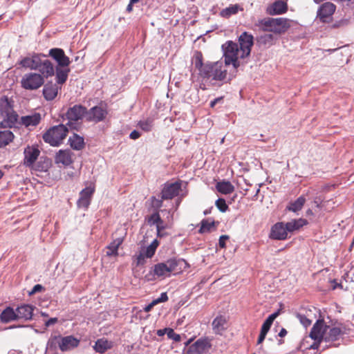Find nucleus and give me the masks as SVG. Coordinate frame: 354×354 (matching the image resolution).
Wrapping results in <instances>:
<instances>
[{
  "mask_svg": "<svg viewBox=\"0 0 354 354\" xmlns=\"http://www.w3.org/2000/svg\"><path fill=\"white\" fill-rule=\"evenodd\" d=\"M48 55L56 62V66H69L71 64L69 57L66 55L64 50L62 48H51L49 50Z\"/></svg>",
  "mask_w": 354,
  "mask_h": 354,
  "instance_id": "obj_14",
  "label": "nucleus"
},
{
  "mask_svg": "<svg viewBox=\"0 0 354 354\" xmlns=\"http://www.w3.org/2000/svg\"><path fill=\"white\" fill-rule=\"evenodd\" d=\"M222 101H223V97H217V98L214 99V100L211 101L210 106L214 107L217 103H219Z\"/></svg>",
  "mask_w": 354,
  "mask_h": 354,
  "instance_id": "obj_60",
  "label": "nucleus"
},
{
  "mask_svg": "<svg viewBox=\"0 0 354 354\" xmlns=\"http://www.w3.org/2000/svg\"><path fill=\"white\" fill-rule=\"evenodd\" d=\"M122 240L118 239L111 242L106 248V254L108 257H115L118 254V250L120 245L122 243Z\"/></svg>",
  "mask_w": 354,
  "mask_h": 354,
  "instance_id": "obj_33",
  "label": "nucleus"
},
{
  "mask_svg": "<svg viewBox=\"0 0 354 354\" xmlns=\"http://www.w3.org/2000/svg\"><path fill=\"white\" fill-rule=\"evenodd\" d=\"M216 190L222 194H229L234 191V185L227 180H221L216 185Z\"/></svg>",
  "mask_w": 354,
  "mask_h": 354,
  "instance_id": "obj_30",
  "label": "nucleus"
},
{
  "mask_svg": "<svg viewBox=\"0 0 354 354\" xmlns=\"http://www.w3.org/2000/svg\"><path fill=\"white\" fill-rule=\"evenodd\" d=\"M343 332L339 327L330 326L326 324L324 319H318L310 332L311 339H323L326 342H333L338 340Z\"/></svg>",
  "mask_w": 354,
  "mask_h": 354,
  "instance_id": "obj_2",
  "label": "nucleus"
},
{
  "mask_svg": "<svg viewBox=\"0 0 354 354\" xmlns=\"http://www.w3.org/2000/svg\"><path fill=\"white\" fill-rule=\"evenodd\" d=\"M180 189V182L177 181L173 183H165L161 192L162 199H172L174 197L178 195Z\"/></svg>",
  "mask_w": 354,
  "mask_h": 354,
  "instance_id": "obj_16",
  "label": "nucleus"
},
{
  "mask_svg": "<svg viewBox=\"0 0 354 354\" xmlns=\"http://www.w3.org/2000/svg\"><path fill=\"white\" fill-rule=\"evenodd\" d=\"M305 203L306 198L303 196H301L295 201L290 203L286 209L288 211L297 212L302 209Z\"/></svg>",
  "mask_w": 354,
  "mask_h": 354,
  "instance_id": "obj_34",
  "label": "nucleus"
},
{
  "mask_svg": "<svg viewBox=\"0 0 354 354\" xmlns=\"http://www.w3.org/2000/svg\"><path fill=\"white\" fill-rule=\"evenodd\" d=\"M315 342L310 346V348L316 350L318 349L321 342L323 341V339H313Z\"/></svg>",
  "mask_w": 354,
  "mask_h": 354,
  "instance_id": "obj_53",
  "label": "nucleus"
},
{
  "mask_svg": "<svg viewBox=\"0 0 354 354\" xmlns=\"http://www.w3.org/2000/svg\"><path fill=\"white\" fill-rule=\"evenodd\" d=\"M167 335L169 339H173L176 342H180L181 339L180 335L176 333L172 328H169Z\"/></svg>",
  "mask_w": 354,
  "mask_h": 354,
  "instance_id": "obj_44",
  "label": "nucleus"
},
{
  "mask_svg": "<svg viewBox=\"0 0 354 354\" xmlns=\"http://www.w3.org/2000/svg\"><path fill=\"white\" fill-rule=\"evenodd\" d=\"M324 201V198L321 196H315L313 199V203L317 208L322 207V202Z\"/></svg>",
  "mask_w": 354,
  "mask_h": 354,
  "instance_id": "obj_49",
  "label": "nucleus"
},
{
  "mask_svg": "<svg viewBox=\"0 0 354 354\" xmlns=\"http://www.w3.org/2000/svg\"><path fill=\"white\" fill-rule=\"evenodd\" d=\"M140 133L137 130H133L129 135V138L132 140H136L140 137Z\"/></svg>",
  "mask_w": 354,
  "mask_h": 354,
  "instance_id": "obj_56",
  "label": "nucleus"
},
{
  "mask_svg": "<svg viewBox=\"0 0 354 354\" xmlns=\"http://www.w3.org/2000/svg\"><path fill=\"white\" fill-rule=\"evenodd\" d=\"M48 55L44 54H33L31 57H26L23 58L19 64L24 67L30 68V70H38L41 64V57H46Z\"/></svg>",
  "mask_w": 354,
  "mask_h": 354,
  "instance_id": "obj_15",
  "label": "nucleus"
},
{
  "mask_svg": "<svg viewBox=\"0 0 354 354\" xmlns=\"http://www.w3.org/2000/svg\"><path fill=\"white\" fill-rule=\"evenodd\" d=\"M215 205L221 212H225L228 209V206L226 204L225 200L223 198H220L216 200Z\"/></svg>",
  "mask_w": 354,
  "mask_h": 354,
  "instance_id": "obj_43",
  "label": "nucleus"
},
{
  "mask_svg": "<svg viewBox=\"0 0 354 354\" xmlns=\"http://www.w3.org/2000/svg\"><path fill=\"white\" fill-rule=\"evenodd\" d=\"M287 10V3L282 0H278L268 6L266 12L270 15H277L283 14L286 12Z\"/></svg>",
  "mask_w": 354,
  "mask_h": 354,
  "instance_id": "obj_19",
  "label": "nucleus"
},
{
  "mask_svg": "<svg viewBox=\"0 0 354 354\" xmlns=\"http://www.w3.org/2000/svg\"><path fill=\"white\" fill-rule=\"evenodd\" d=\"M299 318L301 322V323L305 326L307 327L311 324V320H310L308 318H307L304 315H299Z\"/></svg>",
  "mask_w": 354,
  "mask_h": 354,
  "instance_id": "obj_50",
  "label": "nucleus"
},
{
  "mask_svg": "<svg viewBox=\"0 0 354 354\" xmlns=\"http://www.w3.org/2000/svg\"><path fill=\"white\" fill-rule=\"evenodd\" d=\"M348 19H342L339 21H335L334 24H333L332 27L334 28H337L340 27L346 26L348 24Z\"/></svg>",
  "mask_w": 354,
  "mask_h": 354,
  "instance_id": "obj_46",
  "label": "nucleus"
},
{
  "mask_svg": "<svg viewBox=\"0 0 354 354\" xmlns=\"http://www.w3.org/2000/svg\"><path fill=\"white\" fill-rule=\"evenodd\" d=\"M95 190L94 184L91 183L80 192V198L77 201V205L79 208L87 209L88 207Z\"/></svg>",
  "mask_w": 354,
  "mask_h": 354,
  "instance_id": "obj_11",
  "label": "nucleus"
},
{
  "mask_svg": "<svg viewBox=\"0 0 354 354\" xmlns=\"http://www.w3.org/2000/svg\"><path fill=\"white\" fill-rule=\"evenodd\" d=\"M80 343V340L73 336L69 335L60 338L58 342L59 347L61 351H66L74 348H76Z\"/></svg>",
  "mask_w": 354,
  "mask_h": 354,
  "instance_id": "obj_20",
  "label": "nucleus"
},
{
  "mask_svg": "<svg viewBox=\"0 0 354 354\" xmlns=\"http://www.w3.org/2000/svg\"><path fill=\"white\" fill-rule=\"evenodd\" d=\"M226 319L223 316H217L212 322V328L216 334H221L226 329Z\"/></svg>",
  "mask_w": 354,
  "mask_h": 354,
  "instance_id": "obj_29",
  "label": "nucleus"
},
{
  "mask_svg": "<svg viewBox=\"0 0 354 354\" xmlns=\"http://www.w3.org/2000/svg\"><path fill=\"white\" fill-rule=\"evenodd\" d=\"M41 120V115L35 113L32 115H25L21 118V123L26 127H36Z\"/></svg>",
  "mask_w": 354,
  "mask_h": 354,
  "instance_id": "obj_26",
  "label": "nucleus"
},
{
  "mask_svg": "<svg viewBox=\"0 0 354 354\" xmlns=\"http://www.w3.org/2000/svg\"><path fill=\"white\" fill-rule=\"evenodd\" d=\"M35 307L29 304H22L16 308L18 319L30 320L32 317Z\"/></svg>",
  "mask_w": 354,
  "mask_h": 354,
  "instance_id": "obj_21",
  "label": "nucleus"
},
{
  "mask_svg": "<svg viewBox=\"0 0 354 354\" xmlns=\"http://www.w3.org/2000/svg\"><path fill=\"white\" fill-rule=\"evenodd\" d=\"M168 329L169 328H165L164 329L158 330L156 334L160 337L163 336L165 334H167Z\"/></svg>",
  "mask_w": 354,
  "mask_h": 354,
  "instance_id": "obj_61",
  "label": "nucleus"
},
{
  "mask_svg": "<svg viewBox=\"0 0 354 354\" xmlns=\"http://www.w3.org/2000/svg\"><path fill=\"white\" fill-rule=\"evenodd\" d=\"M215 227V222L213 221L212 222H209L207 220H203L201 221V225L198 230L199 233L204 234L206 232H209L212 230Z\"/></svg>",
  "mask_w": 354,
  "mask_h": 354,
  "instance_id": "obj_40",
  "label": "nucleus"
},
{
  "mask_svg": "<svg viewBox=\"0 0 354 354\" xmlns=\"http://www.w3.org/2000/svg\"><path fill=\"white\" fill-rule=\"evenodd\" d=\"M17 319V312L11 307H7L0 315V321L2 323L7 324Z\"/></svg>",
  "mask_w": 354,
  "mask_h": 354,
  "instance_id": "obj_27",
  "label": "nucleus"
},
{
  "mask_svg": "<svg viewBox=\"0 0 354 354\" xmlns=\"http://www.w3.org/2000/svg\"><path fill=\"white\" fill-rule=\"evenodd\" d=\"M107 113L106 109L99 106H95L88 110L86 109V121L98 123L106 118Z\"/></svg>",
  "mask_w": 354,
  "mask_h": 354,
  "instance_id": "obj_12",
  "label": "nucleus"
},
{
  "mask_svg": "<svg viewBox=\"0 0 354 354\" xmlns=\"http://www.w3.org/2000/svg\"><path fill=\"white\" fill-rule=\"evenodd\" d=\"M21 86L26 90H37L44 83V79L41 75L37 73H28L25 74L21 80Z\"/></svg>",
  "mask_w": 354,
  "mask_h": 354,
  "instance_id": "obj_8",
  "label": "nucleus"
},
{
  "mask_svg": "<svg viewBox=\"0 0 354 354\" xmlns=\"http://www.w3.org/2000/svg\"><path fill=\"white\" fill-rule=\"evenodd\" d=\"M287 335V330L285 328H281L280 332L279 333V336L281 337H283Z\"/></svg>",
  "mask_w": 354,
  "mask_h": 354,
  "instance_id": "obj_64",
  "label": "nucleus"
},
{
  "mask_svg": "<svg viewBox=\"0 0 354 354\" xmlns=\"http://www.w3.org/2000/svg\"><path fill=\"white\" fill-rule=\"evenodd\" d=\"M156 306V304L152 301L149 304H148L147 306H146L144 308L145 312H146V313L150 312L151 310V309L153 308V306Z\"/></svg>",
  "mask_w": 354,
  "mask_h": 354,
  "instance_id": "obj_59",
  "label": "nucleus"
},
{
  "mask_svg": "<svg viewBox=\"0 0 354 354\" xmlns=\"http://www.w3.org/2000/svg\"><path fill=\"white\" fill-rule=\"evenodd\" d=\"M145 258H147L143 252H140L137 257V264H144L145 262Z\"/></svg>",
  "mask_w": 354,
  "mask_h": 354,
  "instance_id": "obj_54",
  "label": "nucleus"
},
{
  "mask_svg": "<svg viewBox=\"0 0 354 354\" xmlns=\"http://www.w3.org/2000/svg\"><path fill=\"white\" fill-rule=\"evenodd\" d=\"M152 200V207L155 208L156 211H158V209L162 206V200L163 199H157L156 197L153 196L151 198Z\"/></svg>",
  "mask_w": 354,
  "mask_h": 354,
  "instance_id": "obj_45",
  "label": "nucleus"
},
{
  "mask_svg": "<svg viewBox=\"0 0 354 354\" xmlns=\"http://www.w3.org/2000/svg\"><path fill=\"white\" fill-rule=\"evenodd\" d=\"M43 289H44V288H43V286H42L41 285H40V284H37V285H35V286L32 288V290L30 292V295L35 294V293H36V292H37L41 291V290H43Z\"/></svg>",
  "mask_w": 354,
  "mask_h": 354,
  "instance_id": "obj_57",
  "label": "nucleus"
},
{
  "mask_svg": "<svg viewBox=\"0 0 354 354\" xmlns=\"http://www.w3.org/2000/svg\"><path fill=\"white\" fill-rule=\"evenodd\" d=\"M212 339L207 337H201L190 345L186 351V354H205L212 348Z\"/></svg>",
  "mask_w": 354,
  "mask_h": 354,
  "instance_id": "obj_10",
  "label": "nucleus"
},
{
  "mask_svg": "<svg viewBox=\"0 0 354 354\" xmlns=\"http://www.w3.org/2000/svg\"><path fill=\"white\" fill-rule=\"evenodd\" d=\"M153 122V120L152 118H148L146 120H140L138 122V126L144 131L148 132L152 129Z\"/></svg>",
  "mask_w": 354,
  "mask_h": 354,
  "instance_id": "obj_41",
  "label": "nucleus"
},
{
  "mask_svg": "<svg viewBox=\"0 0 354 354\" xmlns=\"http://www.w3.org/2000/svg\"><path fill=\"white\" fill-rule=\"evenodd\" d=\"M229 239L227 235H222L219 238L218 244L221 248H225V241Z\"/></svg>",
  "mask_w": 354,
  "mask_h": 354,
  "instance_id": "obj_51",
  "label": "nucleus"
},
{
  "mask_svg": "<svg viewBox=\"0 0 354 354\" xmlns=\"http://www.w3.org/2000/svg\"><path fill=\"white\" fill-rule=\"evenodd\" d=\"M111 342L104 339H97L93 346L95 351L100 353H104L106 350L111 348Z\"/></svg>",
  "mask_w": 354,
  "mask_h": 354,
  "instance_id": "obj_36",
  "label": "nucleus"
},
{
  "mask_svg": "<svg viewBox=\"0 0 354 354\" xmlns=\"http://www.w3.org/2000/svg\"><path fill=\"white\" fill-rule=\"evenodd\" d=\"M55 66L48 59L42 60L41 59V64L38 71L41 73L44 78L52 77L55 75Z\"/></svg>",
  "mask_w": 354,
  "mask_h": 354,
  "instance_id": "obj_22",
  "label": "nucleus"
},
{
  "mask_svg": "<svg viewBox=\"0 0 354 354\" xmlns=\"http://www.w3.org/2000/svg\"><path fill=\"white\" fill-rule=\"evenodd\" d=\"M58 86L56 84L52 82L47 83L43 88V95L46 100H53L55 98L58 93Z\"/></svg>",
  "mask_w": 354,
  "mask_h": 354,
  "instance_id": "obj_25",
  "label": "nucleus"
},
{
  "mask_svg": "<svg viewBox=\"0 0 354 354\" xmlns=\"http://www.w3.org/2000/svg\"><path fill=\"white\" fill-rule=\"evenodd\" d=\"M288 234L285 223L278 222L272 227L270 238L274 240H285L288 238Z\"/></svg>",
  "mask_w": 354,
  "mask_h": 354,
  "instance_id": "obj_18",
  "label": "nucleus"
},
{
  "mask_svg": "<svg viewBox=\"0 0 354 354\" xmlns=\"http://www.w3.org/2000/svg\"><path fill=\"white\" fill-rule=\"evenodd\" d=\"M68 142L71 147L75 150H80L84 146V138L76 133L69 138Z\"/></svg>",
  "mask_w": 354,
  "mask_h": 354,
  "instance_id": "obj_32",
  "label": "nucleus"
},
{
  "mask_svg": "<svg viewBox=\"0 0 354 354\" xmlns=\"http://www.w3.org/2000/svg\"><path fill=\"white\" fill-rule=\"evenodd\" d=\"M239 10H242L243 9L238 4L230 5L229 7L223 9L220 12V15L224 18H229L232 15H236Z\"/></svg>",
  "mask_w": 354,
  "mask_h": 354,
  "instance_id": "obj_38",
  "label": "nucleus"
},
{
  "mask_svg": "<svg viewBox=\"0 0 354 354\" xmlns=\"http://www.w3.org/2000/svg\"><path fill=\"white\" fill-rule=\"evenodd\" d=\"M68 125L62 124L50 127L44 135L43 140L51 146L57 147L66 138L68 132Z\"/></svg>",
  "mask_w": 354,
  "mask_h": 354,
  "instance_id": "obj_7",
  "label": "nucleus"
},
{
  "mask_svg": "<svg viewBox=\"0 0 354 354\" xmlns=\"http://www.w3.org/2000/svg\"><path fill=\"white\" fill-rule=\"evenodd\" d=\"M70 69L68 66H55V74L56 82L59 84H63L68 79Z\"/></svg>",
  "mask_w": 354,
  "mask_h": 354,
  "instance_id": "obj_24",
  "label": "nucleus"
},
{
  "mask_svg": "<svg viewBox=\"0 0 354 354\" xmlns=\"http://www.w3.org/2000/svg\"><path fill=\"white\" fill-rule=\"evenodd\" d=\"M183 261L170 259L165 262L159 263L153 266V273L158 277L169 276L171 272H177V267Z\"/></svg>",
  "mask_w": 354,
  "mask_h": 354,
  "instance_id": "obj_9",
  "label": "nucleus"
},
{
  "mask_svg": "<svg viewBox=\"0 0 354 354\" xmlns=\"http://www.w3.org/2000/svg\"><path fill=\"white\" fill-rule=\"evenodd\" d=\"M192 64L194 67L198 70L199 75L202 74V71L205 68V64L203 63V54L201 51H195L192 60Z\"/></svg>",
  "mask_w": 354,
  "mask_h": 354,
  "instance_id": "obj_31",
  "label": "nucleus"
},
{
  "mask_svg": "<svg viewBox=\"0 0 354 354\" xmlns=\"http://www.w3.org/2000/svg\"><path fill=\"white\" fill-rule=\"evenodd\" d=\"M257 41L259 46L269 47L273 45L274 37L273 35L270 33H265L257 37Z\"/></svg>",
  "mask_w": 354,
  "mask_h": 354,
  "instance_id": "obj_35",
  "label": "nucleus"
},
{
  "mask_svg": "<svg viewBox=\"0 0 354 354\" xmlns=\"http://www.w3.org/2000/svg\"><path fill=\"white\" fill-rule=\"evenodd\" d=\"M55 162L68 166L73 162L71 150H59L55 156Z\"/></svg>",
  "mask_w": 354,
  "mask_h": 354,
  "instance_id": "obj_23",
  "label": "nucleus"
},
{
  "mask_svg": "<svg viewBox=\"0 0 354 354\" xmlns=\"http://www.w3.org/2000/svg\"><path fill=\"white\" fill-rule=\"evenodd\" d=\"M57 322H58V319L57 317L50 318L48 320L45 322V326L49 327L52 325L55 324L56 323H57Z\"/></svg>",
  "mask_w": 354,
  "mask_h": 354,
  "instance_id": "obj_55",
  "label": "nucleus"
},
{
  "mask_svg": "<svg viewBox=\"0 0 354 354\" xmlns=\"http://www.w3.org/2000/svg\"><path fill=\"white\" fill-rule=\"evenodd\" d=\"M291 20L283 18H270L267 17L259 19L256 26L260 30L265 32H272L275 34L281 35L286 32L290 27Z\"/></svg>",
  "mask_w": 354,
  "mask_h": 354,
  "instance_id": "obj_3",
  "label": "nucleus"
},
{
  "mask_svg": "<svg viewBox=\"0 0 354 354\" xmlns=\"http://www.w3.org/2000/svg\"><path fill=\"white\" fill-rule=\"evenodd\" d=\"M159 245V242L158 241V240L155 239L153 240L151 243L149 245L150 247H152L153 249H154L155 250H156L158 246Z\"/></svg>",
  "mask_w": 354,
  "mask_h": 354,
  "instance_id": "obj_63",
  "label": "nucleus"
},
{
  "mask_svg": "<svg viewBox=\"0 0 354 354\" xmlns=\"http://www.w3.org/2000/svg\"><path fill=\"white\" fill-rule=\"evenodd\" d=\"M160 212L162 213H166L167 214V219H168V221H169L170 220H172V214H171V212L170 210H167V209H162V210H160Z\"/></svg>",
  "mask_w": 354,
  "mask_h": 354,
  "instance_id": "obj_62",
  "label": "nucleus"
},
{
  "mask_svg": "<svg viewBox=\"0 0 354 354\" xmlns=\"http://www.w3.org/2000/svg\"><path fill=\"white\" fill-rule=\"evenodd\" d=\"M155 252L156 250L149 245L143 251V253L147 258H151L154 255Z\"/></svg>",
  "mask_w": 354,
  "mask_h": 354,
  "instance_id": "obj_48",
  "label": "nucleus"
},
{
  "mask_svg": "<svg viewBox=\"0 0 354 354\" xmlns=\"http://www.w3.org/2000/svg\"><path fill=\"white\" fill-rule=\"evenodd\" d=\"M0 116L2 118L0 123L3 127H11L17 120L18 115L13 109L12 101L6 96L0 99Z\"/></svg>",
  "mask_w": 354,
  "mask_h": 354,
  "instance_id": "obj_6",
  "label": "nucleus"
},
{
  "mask_svg": "<svg viewBox=\"0 0 354 354\" xmlns=\"http://www.w3.org/2000/svg\"><path fill=\"white\" fill-rule=\"evenodd\" d=\"M267 333H266V332L261 330L259 336V338H258V340H257V344H261L263 342V340L266 338V336Z\"/></svg>",
  "mask_w": 354,
  "mask_h": 354,
  "instance_id": "obj_58",
  "label": "nucleus"
},
{
  "mask_svg": "<svg viewBox=\"0 0 354 354\" xmlns=\"http://www.w3.org/2000/svg\"><path fill=\"white\" fill-rule=\"evenodd\" d=\"M14 138L13 133L8 129L0 131V148L6 146Z\"/></svg>",
  "mask_w": 354,
  "mask_h": 354,
  "instance_id": "obj_37",
  "label": "nucleus"
},
{
  "mask_svg": "<svg viewBox=\"0 0 354 354\" xmlns=\"http://www.w3.org/2000/svg\"><path fill=\"white\" fill-rule=\"evenodd\" d=\"M281 310H278L274 313L268 316L261 326V330L268 333L274 322V320L279 315Z\"/></svg>",
  "mask_w": 354,
  "mask_h": 354,
  "instance_id": "obj_39",
  "label": "nucleus"
},
{
  "mask_svg": "<svg viewBox=\"0 0 354 354\" xmlns=\"http://www.w3.org/2000/svg\"><path fill=\"white\" fill-rule=\"evenodd\" d=\"M24 154V165L26 167H31L38 158L40 151L36 147L28 146L25 148Z\"/></svg>",
  "mask_w": 354,
  "mask_h": 354,
  "instance_id": "obj_17",
  "label": "nucleus"
},
{
  "mask_svg": "<svg viewBox=\"0 0 354 354\" xmlns=\"http://www.w3.org/2000/svg\"><path fill=\"white\" fill-rule=\"evenodd\" d=\"M167 300H168V296H167V292H162L160 297H158L156 299H153V301L154 302V304L156 305H157L160 303L165 302Z\"/></svg>",
  "mask_w": 354,
  "mask_h": 354,
  "instance_id": "obj_47",
  "label": "nucleus"
},
{
  "mask_svg": "<svg viewBox=\"0 0 354 354\" xmlns=\"http://www.w3.org/2000/svg\"><path fill=\"white\" fill-rule=\"evenodd\" d=\"M86 108L81 104H75L69 107L66 112L62 116L63 120H67L68 125L71 129L78 130L80 128V122L84 118H86Z\"/></svg>",
  "mask_w": 354,
  "mask_h": 354,
  "instance_id": "obj_5",
  "label": "nucleus"
},
{
  "mask_svg": "<svg viewBox=\"0 0 354 354\" xmlns=\"http://www.w3.org/2000/svg\"><path fill=\"white\" fill-rule=\"evenodd\" d=\"M253 44V36L247 32H243L239 36V44L232 41H226L222 45L225 64H232L234 69L243 65L244 62L241 60L250 55Z\"/></svg>",
  "mask_w": 354,
  "mask_h": 354,
  "instance_id": "obj_1",
  "label": "nucleus"
},
{
  "mask_svg": "<svg viewBox=\"0 0 354 354\" xmlns=\"http://www.w3.org/2000/svg\"><path fill=\"white\" fill-rule=\"evenodd\" d=\"M224 60L214 62H207L205 64V68L202 71L201 75L203 78L212 79V80L223 82L227 77V71Z\"/></svg>",
  "mask_w": 354,
  "mask_h": 354,
  "instance_id": "obj_4",
  "label": "nucleus"
},
{
  "mask_svg": "<svg viewBox=\"0 0 354 354\" xmlns=\"http://www.w3.org/2000/svg\"><path fill=\"white\" fill-rule=\"evenodd\" d=\"M156 231L160 232L166 228V225L164 224L163 220L160 218V221L156 223Z\"/></svg>",
  "mask_w": 354,
  "mask_h": 354,
  "instance_id": "obj_52",
  "label": "nucleus"
},
{
  "mask_svg": "<svg viewBox=\"0 0 354 354\" xmlns=\"http://www.w3.org/2000/svg\"><path fill=\"white\" fill-rule=\"evenodd\" d=\"M336 10V6L330 2L322 3L317 12V18L322 23L328 21V19L332 17Z\"/></svg>",
  "mask_w": 354,
  "mask_h": 354,
  "instance_id": "obj_13",
  "label": "nucleus"
},
{
  "mask_svg": "<svg viewBox=\"0 0 354 354\" xmlns=\"http://www.w3.org/2000/svg\"><path fill=\"white\" fill-rule=\"evenodd\" d=\"M160 221V216L159 211H155L150 216L147 218V223L150 225H156L157 223Z\"/></svg>",
  "mask_w": 354,
  "mask_h": 354,
  "instance_id": "obj_42",
  "label": "nucleus"
},
{
  "mask_svg": "<svg viewBox=\"0 0 354 354\" xmlns=\"http://www.w3.org/2000/svg\"><path fill=\"white\" fill-rule=\"evenodd\" d=\"M308 221L304 218L294 219L285 223L286 230L288 232H292L294 231L299 230L304 225L308 224Z\"/></svg>",
  "mask_w": 354,
  "mask_h": 354,
  "instance_id": "obj_28",
  "label": "nucleus"
}]
</instances>
